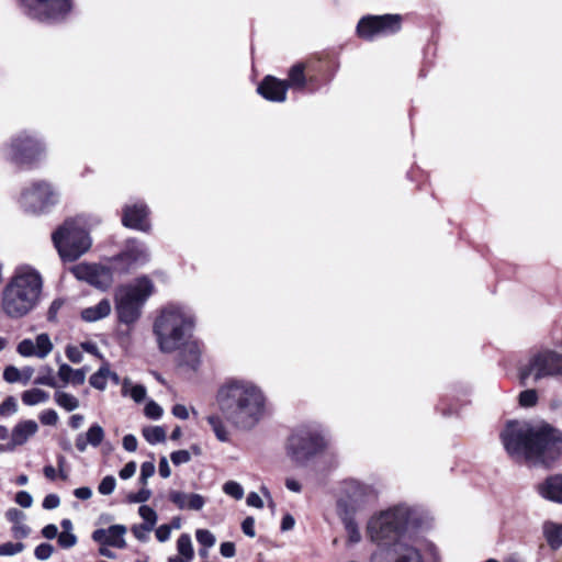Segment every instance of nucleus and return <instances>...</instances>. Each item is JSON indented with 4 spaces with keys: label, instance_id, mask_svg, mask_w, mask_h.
<instances>
[{
    "label": "nucleus",
    "instance_id": "nucleus-16",
    "mask_svg": "<svg viewBox=\"0 0 562 562\" xmlns=\"http://www.w3.org/2000/svg\"><path fill=\"white\" fill-rule=\"evenodd\" d=\"M371 562H423L419 552L408 546L396 542L391 548H379Z\"/></svg>",
    "mask_w": 562,
    "mask_h": 562
},
{
    "label": "nucleus",
    "instance_id": "nucleus-43",
    "mask_svg": "<svg viewBox=\"0 0 562 562\" xmlns=\"http://www.w3.org/2000/svg\"><path fill=\"white\" fill-rule=\"evenodd\" d=\"M25 546L22 542H5L0 544V555L9 557L14 555L24 550Z\"/></svg>",
    "mask_w": 562,
    "mask_h": 562
},
{
    "label": "nucleus",
    "instance_id": "nucleus-48",
    "mask_svg": "<svg viewBox=\"0 0 562 562\" xmlns=\"http://www.w3.org/2000/svg\"><path fill=\"white\" fill-rule=\"evenodd\" d=\"M54 548L49 543H41L34 550V555L38 560H47L52 557Z\"/></svg>",
    "mask_w": 562,
    "mask_h": 562
},
{
    "label": "nucleus",
    "instance_id": "nucleus-6",
    "mask_svg": "<svg viewBox=\"0 0 562 562\" xmlns=\"http://www.w3.org/2000/svg\"><path fill=\"white\" fill-rule=\"evenodd\" d=\"M415 522H417L416 510L401 504L372 517L367 531L372 541L382 543L396 539L408 525Z\"/></svg>",
    "mask_w": 562,
    "mask_h": 562
},
{
    "label": "nucleus",
    "instance_id": "nucleus-5",
    "mask_svg": "<svg viewBox=\"0 0 562 562\" xmlns=\"http://www.w3.org/2000/svg\"><path fill=\"white\" fill-rule=\"evenodd\" d=\"M154 292L155 285L147 276L116 288L114 303L119 321L126 325L137 322L144 304Z\"/></svg>",
    "mask_w": 562,
    "mask_h": 562
},
{
    "label": "nucleus",
    "instance_id": "nucleus-19",
    "mask_svg": "<svg viewBox=\"0 0 562 562\" xmlns=\"http://www.w3.org/2000/svg\"><path fill=\"white\" fill-rule=\"evenodd\" d=\"M257 91L269 101L283 102L286 99L288 85L285 80L267 76L258 86Z\"/></svg>",
    "mask_w": 562,
    "mask_h": 562
},
{
    "label": "nucleus",
    "instance_id": "nucleus-33",
    "mask_svg": "<svg viewBox=\"0 0 562 562\" xmlns=\"http://www.w3.org/2000/svg\"><path fill=\"white\" fill-rule=\"evenodd\" d=\"M142 434L150 445L160 443L166 440V431L160 426L144 427Z\"/></svg>",
    "mask_w": 562,
    "mask_h": 562
},
{
    "label": "nucleus",
    "instance_id": "nucleus-10",
    "mask_svg": "<svg viewBox=\"0 0 562 562\" xmlns=\"http://www.w3.org/2000/svg\"><path fill=\"white\" fill-rule=\"evenodd\" d=\"M26 14L42 22L64 20L71 10V0H19Z\"/></svg>",
    "mask_w": 562,
    "mask_h": 562
},
{
    "label": "nucleus",
    "instance_id": "nucleus-11",
    "mask_svg": "<svg viewBox=\"0 0 562 562\" xmlns=\"http://www.w3.org/2000/svg\"><path fill=\"white\" fill-rule=\"evenodd\" d=\"M58 201V193L44 181L35 182L26 188L20 198L21 206L29 213L38 214Z\"/></svg>",
    "mask_w": 562,
    "mask_h": 562
},
{
    "label": "nucleus",
    "instance_id": "nucleus-20",
    "mask_svg": "<svg viewBox=\"0 0 562 562\" xmlns=\"http://www.w3.org/2000/svg\"><path fill=\"white\" fill-rule=\"evenodd\" d=\"M126 528L123 525H112L108 529H97L92 532L93 541L115 548H124L126 546L124 535Z\"/></svg>",
    "mask_w": 562,
    "mask_h": 562
},
{
    "label": "nucleus",
    "instance_id": "nucleus-13",
    "mask_svg": "<svg viewBox=\"0 0 562 562\" xmlns=\"http://www.w3.org/2000/svg\"><path fill=\"white\" fill-rule=\"evenodd\" d=\"M148 260L149 251L147 247L136 239H130L126 241L124 249L113 258V269L126 273L144 266Z\"/></svg>",
    "mask_w": 562,
    "mask_h": 562
},
{
    "label": "nucleus",
    "instance_id": "nucleus-30",
    "mask_svg": "<svg viewBox=\"0 0 562 562\" xmlns=\"http://www.w3.org/2000/svg\"><path fill=\"white\" fill-rule=\"evenodd\" d=\"M24 405L34 406L41 403H45L49 398V394L41 389L26 390L21 395Z\"/></svg>",
    "mask_w": 562,
    "mask_h": 562
},
{
    "label": "nucleus",
    "instance_id": "nucleus-41",
    "mask_svg": "<svg viewBox=\"0 0 562 562\" xmlns=\"http://www.w3.org/2000/svg\"><path fill=\"white\" fill-rule=\"evenodd\" d=\"M538 402V393L533 389L525 390L519 394V404L522 407H532Z\"/></svg>",
    "mask_w": 562,
    "mask_h": 562
},
{
    "label": "nucleus",
    "instance_id": "nucleus-53",
    "mask_svg": "<svg viewBox=\"0 0 562 562\" xmlns=\"http://www.w3.org/2000/svg\"><path fill=\"white\" fill-rule=\"evenodd\" d=\"M155 473V465L153 462H144L140 467L139 480L143 484L147 483V480Z\"/></svg>",
    "mask_w": 562,
    "mask_h": 562
},
{
    "label": "nucleus",
    "instance_id": "nucleus-60",
    "mask_svg": "<svg viewBox=\"0 0 562 562\" xmlns=\"http://www.w3.org/2000/svg\"><path fill=\"white\" fill-rule=\"evenodd\" d=\"M60 504L59 496L56 494H48L45 496L43 501V507L45 509H54L57 508Z\"/></svg>",
    "mask_w": 562,
    "mask_h": 562
},
{
    "label": "nucleus",
    "instance_id": "nucleus-8",
    "mask_svg": "<svg viewBox=\"0 0 562 562\" xmlns=\"http://www.w3.org/2000/svg\"><path fill=\"white\" fill-rule=\"evenodd\" d=\"M519 380L521 385L532 378L538 382L546 378H554L562 374V353L549 348L533 349L525 363L519 367Z\"/></svg>",
    "mask_w": 562,
    "mask_h": 562
},
{
    "label": "nucleus",
    "instance_id": "nucleus-4",
    "mask_svg": "<svg viewBox=\"0 0 562 562\" xmlns=\"http://www.w3.org/2000/svg\"><path fill=\"white\" fill-rule=\"evenodd\" d=\"M42 291L41 273L30 266L19 267L2 290L1 308L9 318H22L38 305Z\"/></svg>",
    "mask_w": 562,
    "mask_h": 562
},
{
    "label": "nucleus",
    "instance_id": "nucleus-42",
    "mask_svg": "<svg viewBox=\"0 0 562 562\" xmlns=\"http://www.w3.org/2000/svg\"><path fill=\"white\" fill-rule=\"evenodd\" d=\"M18 412V403L16 400L13 396H8L1 404H0V416L1 417H9Z\"/></svg>",
    "mask_w": 562,
    "mask_h": 562
},
{
    "label": "nucleus",
    "instance_id": "nucleus-45",
    "mask_svg": "<svg viewBox=\"0 0 562 562\" xmlns=\"http://www.w3.org/2000/svg\"><path fill=\"white\" fill-rule=\"evenodd\" d=\"M144 413L149 419L156 420L162 416L164 411L159 404L154 401H149L145 405Z\"/></svg>",
    "mask_w": 562,
    "mask_h": 562
},
{
    "label": "nucleus",
    "instance_id": "nucleus-14",
    "mask_svg": "<svg viewBox=\"0 0 562 562\" xmlns=\"http://www.w3.org/2000/svg\"><path fill=\"white\" fill-rule=\"evenodd\" d=\"M44 150L42 143L26 133H22L12 139L10 145V158L20 165L33 162Z\"/></svg>",
    "mask_w": 562,
    "mask_h": 562
},
{
    "label": "nucleus",
    "instance_id": "nucleus-39",
    "mask_svg": "<svg viewBox=\"0 0 562 562\" xmlns=\"http://www.w3.org/2000/svg\"><path fill=\"white\" fill-rule=\"evenodd\" d=\"M16 351L20 356L29 358L36 357L35 344L34 340L30 338H25L21 340L16 346Z\"/></svg>",
    "mask_w": 562,
    "mask_h": 562
},
{
    "label": "nucleus",
    "instance_id": "nucleus-40",
    "mask_svg": "<svg viewBox=\"0 0 562 562\" xmlns=\"http://www.w3.org/2000/svg\"><path fill=\"white\" fill-rule=\"evenodd\" d=\"M223 491L226 495L235 498V499H241L244 497V488L243 486L235 482V481H228L223 485Z\"/></svg>",
    "mask_w": 562,
    "mask_h": 562
},
{
    "label": "nucleus",
    "instance_id": "nucleus-64",
    "mask_svg": "<svg viewBox=\"0 0 562 562\" xmlns=\"http://www.w3.org/2000/svg\"><path fill=\"white\" fill-rule=\"evenodd\" d=\"M246 502H247V505L251 506V507H256V508L263 507V502H262L261 497L256 492L249 493Z\"/></svg>",
    "mask_w": 562,
    "mask_h": 562
},
{
    "label": "nucleus",
    "instance_id": "nucleus-22",
    "mask_svg": "<svg viewBox=\"0 0 562 562\" xmlns=\"http://www.w3.org/2000/svg\"><path fill=\"white\" fill-rule=\"evenodd\" d=\"M537 491L543 498L562 504V474L548 476L537 485Z\"/></svg>",
    "mask_w": 562,
    "mask_h": 562
},
{
    "label": "nucleus",
    "instance_id": "nucleus-34",
    "mask_svg": "<svg viewBox=\"0 0 562 562\" xmlns=\"http://www.w3.org/2000/svg\"><path fill=\"white\" fill-rule=\"evenodd\" d=\"M36 385H46L49 387H57V381L54 375V370L49 366H44L41 369V374L34 380Z\"/></svg>",
    "mask_w": 562,
    "mask_h": 562
},
{
    "label": "nucleus",
    "instance_id": "nucleus-28",
    "mask_svg": "<svg viewBox=\"0 0 562 562\" xmlns=\"http://www.w3.org/2000/svg\"><path fill=\"white\" fill-rule=\"evenodd\" d=\"M122 394L131 396L136 403H140L145 400L147 391L144 385L132 384L128 379H125L122 383Z\"/></svg>",
    "mask_w": 562,
    "mask_h": 562
},
{
    "label": "nucleus",
    "instance_id": "nucleus-44",
    "mask_svg": "<svg viewBox=\"0 0 562 562\" xmlns=\"http://www.w3.org/2000/svg\"><path fill=\"white\" fill-rule=\"evenodd\" d=\"M195 537L198 542L205 548H211L215 544L214 535L206 529H198Z\"/></svg>",
    "mask_w": 562,
    "mask_h": 562
},
{
    "label": "nucleus",
    "instance_id": "nucleus-63",
    "mask_svg": "<svg viewBox=\"0 0 562 562\" xmlns=\"http://www.w3.org/2000/svg\"><path fill=\"white\" fill-rule=\"evenodd\" d=\"M151 531V529L145 527L144 525H137L132 528V532L140 541H145L147 539V533Z\"/></svg>",
    "mask_w": 562,
    "mask_h": 562
},
{
    "label": "nucleus",
    "instance_id": "nucleus-62",
    "mask_svg": "<svg viewBox=\"0 0 562 562\" xmlns=\"http://www.w3.org/2000/svg\"><path fill=\"white\" fill-rule=\"evenodd\" d=\"M171 528L168 525H161L156 529V538L160 542H165L170 538Z\"/></svg>",
    "mask_w": 562,
    "mask_h": 562
},
{
    "label": "nucleus",
    "instance_id": "nucleus-18",
    "mask_svg": "<svg viewBox=\"0 0 562 562\" xmlns=\"http://www.w3.org/2000/svg\"><path fill=\"white\" fill-rule=\"evenodd\" d=\"M148 209L143 202L125 205L122 223L124 226L147 232L149 229Z\"/></svg>",
    "mask_w": 562,
    "mask_h": 562
},
{
    "label": "nucleus",
    "instance_id": "nucleus-46",
    "mask_svg": "<svg viewBox=\"0 0 562 562\" xmlns=\"http://www.w3.org/2000/svg\"><path fill=\"white\" fill-rule=\"evenodd\" d=\"M116 485L115 477L112 475H106L102 479L98 486V491L102 495H110L113 493Z\"/></svg>",
    "mask_w": 562,
    "mask_h": 562
},
{
    "label": "nucleus",
    "instance_id": "nucleus-15",
    "mask_svg": "<svg viewBox=\"0 0 562 562\" xmlns=\"http://www.w3.org/2000/svg\"><path fill=\"white\" fill-rule=\"evenodd\" d=\"M71 272L78 280L101 290L109 289L113 283L112 269L103 265L79 263L72 267Z\"/></svg>",
    "mask_w": 562,
    "mask_h": 562
},
{
    "label": "nucleus",
    "instance_id": "nucleus-3",
    "mask_svg": "<svg viewBox=\"0 0 562 562\" xmlns=\"http://www.w3.org/2000/svg\"><path fill=\"white\" fill-rule=\"evenodd\" d=\"M194 315L189 307L169 304L160 311L153 326L159 350L171 353L186 347L188 356L182 359V362L192 368L196 367L200 357L199 346L195 342L187 344L194 327Z\"/></svg>",
    "mask_w": 562,
    "mask_h": 562
},
{
    "label": "nucleus",
    "instance_id": "nucleus-58",
    "mask_svg": "<svg viewBox=\"0 0 562 562\" xmlns=\"http://www.w3.org/2000/svg\"><path fill=\"white\" fill-rule=\"evenodd\" d=\"M241 529L246 536L254 538L256 536L255 519L252 517H246L241 522Z\"/></svg>",
    "mask_w": 562,
    "mask_h": 562
},
{
    "label": "nucleus",
    "instance_id": "nucleus-55",
    "mask_svg": "<svg viewBox=\"0 0 562 562\" xmlns=\"http://www.w3.org/2000/svg\"><path fill=\"white\" fill-rule=\"evenodd\" d=\"M30 527L23 522L15 524L12 527V535L16 539H24L30 535Z\"/></svg>",
    "mask_w": 562,
    "mask_h": 562
},
{
    "label": "nucleus",
    "instance_id": "nucleus-49",
    "mask_svg": "<svg viewBox=\"0 0 562 562\" xmlns=\"http://www.w3.org/2000/svg\"><path fill=\"white\" fill-rule=\"evenodd\" d=\"M40 422L46 426H55L58 423V414L54 409H45L40 414Z\"/></svg>",
    "mask_w": 562,
    "mask_h": 562
},
{
    "label": "nucleus",
    "instance_id": "nucleus-2",
    "mask_svg": "<svg viewBox=\"0 0 562 562\" xmlns=\"http://www.w3.org/2000/svg\"><path fill=\"white\" fill-rule=\"evenodd\" d=\"M501 439L516 461L550 465L562 456V432L548 424L532 427L509 422L501 432Z\"/></svg>",
    "mask_w": 562,
    "mask_h": 562
},
{
    "label": "nucleus",
    "instance_id": "nucleus-56",
    "mask_svg": "<svg viewBox=\"0 0 562 562\" xmlns=\"http://www.w3.org/2000/svg\"><path fill=\"white\" fill-rule=\"evenodd\" d=\"M5 518L15 525L22 522V520L25 518V515L18 508H10L5 512Z\"/></svg>",
    "mask_w": 562,
    "mask_h": 562
},
{
    "label": "nucleus",
    "instance_id": "nucleus-32",
    "mask_svg": "<svg viewBox=\"0 0 562 562\" xmlns=\"http://www.w3.org/2000/svg\"><path fill=\"white\" fill-rule=\"evenodd\" d=\"M36 357L40 359L46 358L53 350L54 346L49 336L45 333L36 336L35 340Z\"/></svg>",
    "mask_w": 562,
    "mask_h": 562
},
{
    "label": "nucleus",
    "instance_id": "nucleus-52",
    "mask_svg": "<svg viewBox=\"0 0 562 562\" xmlns=\"http://www.w3.org/2000/svg\"><path fill=\"white\" fill-rule=\"evenodd\" d=\"M151 492L147 488H142L137 493L130 494L127 501L130 503H145L150 498Z\"/></svg>",
    "mask_w": 562,
    "mask_h": 562
},
{
    "label": "nucleus",
    "instance_id": "nucleus-57",
    "mask_svg": "<svg viewBox=\"0 0 562 562\" xmlns=\"http://www.w3.org/2000/svg\"><path fill=\"white\" fill-rule=\"evenodd\" d=\"M66 356L74 363H79L82 360V352L76 346H68L66 348Z\"/></svg>",
    "mask_w": 562,
    "mask_h": 562
},
{
    "label": "nucleus",
    "instance_id": "nucleus-24",
    "mask_svg": "<svg viewBox=\"0 0 562 562\" xmlns=\"http://www.w3.org/2000/svg\"><path fill=\"white\" fill-rule=\"evenodd\" d=\"M111 313V303L108 299L101 300L97 305L83 308L81 318L86 322H97Z\"/></svg>",
    "mask_w": 562,
    "mask_h": 562
},
{
    "label": "nucleus",
    "instance_id": "nucleus-61",
    "mask_svg": "<svg viewBox=\"0 0 562 562\" xmlns=\"http://www.w3.org/2000/svg\"><path fill=\"white\" fill-rule=\"evenodd\" d=\"M122 443L124 449L128 452H134L137 449V439L134 435H125Z\"/></svg>",
    "mask_w": 562,
    "mask_h": 562
},
{
    "label": "nucleus",
    "instance_id": "nucleus-59",
    "mask_svg": "<svg viewBox=\"0 0 562 562\" xmlns=\"http://www.w3.org/2000/svg\"><path fill=\"white\" fill-rule=\"evenodd\" d=\"M136 472V463L131 461L126 463L120 471L119 475L122 480H127L132 477Z\"/></svg>",
    "mask_w": 562,
    "mask_h": 562
},
{
    "label": "nucleus",
    "instance_id": "nucleus-36",
    "mask_svg": "<svg viewBox=\"0 0 562 562\" xmlns=\"http://www.w3.org/2000/svg\"><path fill=\"white\" fill-rule=\"evenodd\" d=\"M177 549L180 555L186 558L187 560H192L193 558V548L191 537L188 533H182L177 541Z\"/></svg>",
    "mask_w": 562,
    "mask_h": 562
},
{
    "label": "nucleus",
    "instance_id": "nucleus-26",
    "mask_svg": "<svg viewBox=\"0 0 562 562\" xmlns=\"http://www.w3.org/2000/svg\"><path fill=\"white\" fill-rule=\"evenodd\" d=\"M543 535L551 549L557 550L562 546V524L546 521L543 524Z\"/></svg>",
    "mask_w": 562,
    "mask_h": 562
},
{
    "label": "nucleus",
    "instance_id": "nucleus-29",
    "mask_svg": "<svg viewBox=\"0 0 562 562\" xmlns=\"http://www.w3.org/2000/svg\"><path fill=\"white\" fill-rule=\"evenodd\" d=\"M54 401L59 407L67 412H72L80 405L79 400L75 395L64 391H56L54 393Z\"/></svg>",
    "mask_w": 562,
    "mask_h": 562
},
{
    "label": "nucleus",
    "instance_id": "nucleus-1",
    "mask_svg": "<svg viewBox=\"0 0 562 562\" xmlns=\"http://www.w3.org/2000/svg\"><path fill=\"white\" fill-rule=\"evenodd\" d=\"M216 404L223 417L213 414L207 416L220 441H228V431L223 418L237 429L250 430L259 424L268 413L267 398L263 391L247 380H229L217 391Z\"/></svg>",
    "mask_w": 562,
    "mask_h": 562
},
{
    "label": "nucleus",
    "instance_id": "nucleus-7",
    "mask_svg": "<svg viewBox=\"0 0 562 562\" xmlns=\"http://www.w3.org/2000/svg\"><path fill=\"white\" fill-rule=\"evenodd\" d=\"M52 238L63 260L75 261L91 247V238L81 217L66 221Z\"/></svg>",
    "mask_w": 562,
    "mask_h": 562
},
{
    "label": "nucleus",
    "instance_id": "nucleus-50",
    "mask_svg": "<svg viewBox=\"0 0 562 562\" xmlns=\"http://www.w3.org/2000/svg\"><path fill=\"white\" fill-rule=\"evenodd\" d=\"M77 542V537L70 531H63L58 535V543L64 549L74 547Z\"/></svg>",
    "mask_w": 562,
    "mask_h": 562
},
{
    "label": "nucleus",
    "instance_id": "nucleus-27",
    "mask_svg": "<svg viewBox=\"0 0 562 562\" xmlns=\"http://www.w3.org/2000/svg\"><path fill=\"white\" fill-rule=\"evenodd\" d=\"M286 81L288 89L303 90L306 86V77L304 75V65L296 64L289 70V78Z\"/></svg>",
    "mask_w": 562,
    "mask_h": 562
},
{
    "label": "nucleus",
    "instance_id": "nucleus-23",
    "mask_svg": "<svg viewBox=\"0 0 562 562\" xmlns=\"http://www.w3.org/2000/svg\"><path fill=\"white\" fill-rule=\"evenodd\" d=\"M38 430V425L33 419L22 420L18 423L11 432V442L8 450H12L16 446L24 445Z\"/></svg>",
    "mask_w": 562,
    "mask_h": 562
},
{
    "label": "nucleus",
    "instance_id": "nucleus-35",
    "mask_svg": "<svg viewBox=\"0 0 562 562\" xmlns=\"http://www.w3.org/2000/svg\"><path fill=\"white\" fill-rule=\"evenodd\" d=\"M89 445L97 448L101 445L104 439V430L99 424H93L89 427L87 432H85Z\"/></svg>",
    "mask_w": 562,
    "mask_h": 562
},
{
    "label": "nucleus",
    "instance_id": "nucleus-31",
    "mask_svg": "<svg viewBox=\"0 0 562 562\" xmlns=\"http://www.w3.org/2000/svg\"><path fill=\"white\" fill-rule=\"evenodd\" d=\"M109 374H110L109 363L104 362L103 366L90 376V379H89L90 385L100 391L105 390L108 380H109Z\"/></svg>",
    "mask_w": 562,
    "mask_h": 562
},
{
    "label": "nucleus",
    "instance_id": "nucleus-25",
    "mask_svg": "<svg viewBox=\"0 0 562 562\" xmlns=\"http://www.w3.org/2000/svg\"><path fill=\"white\" fill-rule=\"evenodd\" d=\"M87 369H72L70 366L63 363L58 369V376L64 384L72 383L74 385H81L86 381Z\"/></svg>",
    "mask_w": 562,
    "mask_h": 562
},
{
    "label": "nucleus",
    "instance_id": "nucleus-12",
    "mask_svg": "<svg viewBox=\"0 0 562 562\" xmlns=\"http://www.w3.org/2000/svg\"><path fill=\"white\" fill-rule=\"evenodd\" d=\"M400 29L401 16L397 14L368 15L358 22L357 33L361 38L372 41L379 36L394 34Z\"/></svg>",
    "mask_w": 562,
    "mask_h": 562
},
{
    "label": "nucleus",
    "instance_id": "nucleus-9",
    "mask_svg": "<svg viewBox=\"0 0 562 562\" xmlns=\"http://www.w3.org/2000/svg\"><path fill=\"white\" fill-rule=\"evenodd\" d=\"M326 447V441L318 430L311 427L296 429L288 440V454L299 463L304 464Z\"/></svg>",
    "mask_w": 562,
    "mask_h": 562
},
{
    "label": "nucleus",
    "instance_id": "nucleus-47",
    "mask_svg": "<svg viewBox=\"0 0 562 562\" xmlns=\"http://www.w3.org/2000/svg\"><path fill=\"white\" fill-rule=\"evenodd\" d=\"M3 380L8 383H22L20 369L14 366H7L3 370Z\"/></svg>",
    "mask_w": 562,
    "mask_h": 562
},
{
    "label": "nucleus",
    "instance_id": "nucleus-54",
    "mask_svg": "<svg viewBox=\"0 0 562 562\" xmlns=\"http://www.w3.org/2000/svg\"><path fill=\"white\" fill-rule=\"evenodd\" d=\"M15 502L23 508H29L33 504L32 495L26 491H20L15 495Z\"/></svg>",
    "mask_w": 562,
    "mask_h": 562
},
{
    "label": "nucleus",
    "instance_id": "nucleus-21",
    "mask_svg": "<svg viewBox=\"0 0 562 562\" xmlns=\"http://www.w3.org/2000/svg\"><path fill=\"white\" fill-rule=\"evenodd\" d=\"M169 499L181 510H200L205 505V498L196 493L171 491Z\"/></svg>",
    "mask_w": 562,
    "mask_h": 562
},
{
    "label": "nucleus",
    "instance_id": "nucleus-38",
    "mask_svg": "<svg viewBox=\"0 0 562 562\" xmlns=\"http://www.w3.org/2000/svg\"><path fill=\"white\" fill-rule=\"evenodd\" d=\"M138 514L145 521L143 525L153 530L157 522L156 512L147 505H142L138 508Z\"/></svg>",
    "mask_w": 562,
    "mask_h": 562
},
{
    "label": "nucleus",
    "instance_id": "nucleus-37",
    "mask_svg": "<svg viewBox=\"0 0 562 562\" xmlns=\"http://www.w3.org/2000/svg\"><path fill=\"white\" fill-rule=\"evenodd\" d=\"M344 524L348 535V542L350 544L358 543L361 540V535L356 521L352 518H345Z\"/></svg>",
    "mask_w": 562,
    "mask_h": 562
},
{
    "label": "nucleus",
    "instance_id": "nucleus-17",
    "mask_svg": "<svg viewBox=\"0 0 562 562\" xmlns=\"http://www.w3.org/2000/svg\"><path fill=\"white\" fill-rule=\"evenodd\" d=\"M345 493L352 509L360 508L375 499L373 487L356 480L345 482Z\"/></svg>",
    "mask_w": 562,
    "mask_h": 562
},
{
    "label": "nucleus",
    "instance_id": "nucleus-51",
    "mask_svg": "<svg viewBox=\"0 0 562 562\" xmlns=\"http://www.w3.org/2000/svg\"><path fill=\"white\" fill-rule=\"evenodd\" d=\"M170 459L175 465L188 463L191 460V456L188 450L173 451Z\"/></svg>",
    "mask_w": 562,
    "mask_h": 562
}]
</instances>
